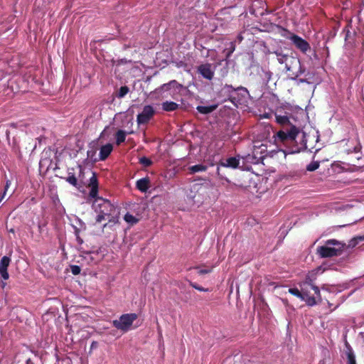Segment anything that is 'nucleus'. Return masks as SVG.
Here are the masks:
<instances>
[{
    "instance_id": "51",
    "label": "nucleus",
    "mask_w": 364,
    "mask_h": 364,
    "mask_svg": "<svg viewBox=\"0 0 364 364\" xmlns=\"http://www.w3.org/2000/svg\"><path fill=\"white\" fill-rule=\"evenodd\" d=\"M26 364H34L33 362L31 360V358H28L26 361Z\"/></svg>"
},
{
    "instance_id": "8",
    "label": "nucleus",
    "mask_w": 364,
    "mask_h": 364,
    "mask_svg": "<svg viewBox=\"0 0 364 364\" xmlns=\"http://www.w3.org/2000/svg\"><path fill=\"white\" fill-rule=\"evenodd\" d=\"M235 87L231 85H223L218 92V97L221 102L230 101L232 103Z\"/></svg>"
},
{
    "instance_id": "41",
    "label": "nucleus",
    "mask_w": 364,
    "mask_h": 364,
    "mask_svg": "<svg viewBox=\"0 0 364 364\" xmlns=\"http://www.w3.org/2000/svg\"><path fill=\"white\" fill-rule=\"evenodd\" d=\"M11 181L7 179L6 181V183H5V185H4V191H3V192H5V195L6 194V191H7L8 188H9V186H11Z\"/></svg>"
},
{
    "instance_id": "53",
    "label": "nucleus",
    "mask_w": 364,
    "mask_h": 364,
    "mask_svg": "<svg viewBox=\"0 0 364 364\" xmlns=\"http://www.w3.org/2000/svg\"><path fill=\"white\" fill-rule=\"evenodd\" d=\"M341 303L338 304L332 311L335 310L336 309H337L339 306H340Z\"/></svg>"
},
{
    "instance_id": "50",
    "label": "nucleus",
    "mask_w": 364,
    "mask_h": 364,
    "mask_svg": "<svg viewBox=\"0 0 364 364\" xmlns=\"http://www.w3.org/2000/svg\"><path fill=\"white\" fill-rule=\"evenodd\" d=\"M5 197V192H3L1 193V195L0 196V203H1V201L3 200V199Z\"/></svg>"
},
{
    "instance_id": "39",
    "label": "nucleus",
    "mask_w": 364,
    "mask_h": 364,
    "mask_svg": "<svg viewBox=\"0 0 364 364\" xmlns=\"http://www.w3.org/2000/svg\"><path fill=\"white\" fill-rule=\"evenodd\" d=\"M70 270L73 274L77 275L80 273L81 268L78 265L73 264L70 266Z\"/></svg>"
},
{
    "instance_id": "7",
    "label": "nucleus",
    "mask_w": 364,
    "mask_h": 364,
    "mask_svg": "<svg viewBox=\"0 0 364 364\" xmlns=\"http://www.w3.org/2000/svg\"><path fill=\"white\" fill-rule=\"evenodd\" d=\"M233 97L232 104L235 106L245 104L251 98L247 89L242 86L235 87Z\"/></svg>"
},
{
    "instance_id": "4",
    "label": "nucleus",
    "mask_w": 364,
    "mask_h": 364,
    "mask_svg": "<svg viewBox=\"0 0 364 364\" xmlns=\"http://www.w3.org/2000/svg\"><path fill=\"white\" fill-rule=\"evenodd\" d=\"M137 317L135 313L124 314L119 316V319L114 320L112 325L118 330L127 332Z\"/></svg>"
},
{
    "instance_id": "52",
    "label": "nucleus",
    "mask_w": 364,
    "mask_h": 364,
    "mask_svg": "<svg viewBox=\"0 0 364 364\" xmlns=\"http://www.w3.org/2000/svg\"><path fill=\"white\" fill-rule=\"evenodd\" d=\"M109 222H113V223H115V218H114V217H112V219H109Z\"/></svg>"
},
{
    "instance_id": "12",
    "label": "nucleus",
    "mask_w": 364,
    "mask_h": 364,
    "mask_svg": "<svg viewBox=\"0 0 364 364\" xmlns=\"http://www.w3.org/2000/svg\"><path fill=\"white\" fill-rule=\"evenodd\" d=\"M241 169L245 171H250L252 168V164H259L262 159L261 157H257L255 155L250 154L241 156Z\"/></svg>"
},
{
    "instance_id": "45",
    "label": "nucleus",
    "mask_w": 364,
    "mask_h": 364,
    "mask_svg": "<svg viewBox=\"0 0 364 364\" xmlns=\"http://www.w3.org/2000/svg\"><path fill=\"white\" fill-rule=\"evenodd\" d=\"M361 150V146H360V144L358 143L357 146H355L354 148H353V151L355 153H358L360 152Z\"/></svg>"
},
{
    "instance_id": "42",
    "label": "nucleus",
    "mask_w": 364,
    "mask_h": 364,
    "mask_svg": "<svg viewBox=\"0 0 364 364\" xmlns=\"http://www.w3.org/2000/svg\"><path fill=\"white\" fill-rule=\"evenodd\" d=\"M295 80L297 81L298 84H301V83L309 84L310 83V82L306 78H299V77H297V80Z\"/></svg>"
},
{
    "instance_id": "44",
    "label": "nucleus",
    "mask_w": 364,
    "mask_h": 364,
    "mask_svg": "<svg viewBox=\"0 0 364 364\" xmlns=\"http://www.w3.org/2000/svg\"><path fill=\"white\" fill-rule=\"evenodd\" d=\"M209 272H210V269H201L198 272L199 274H205Z\"/></svg>"
},
{
    "instance_id": "18",
    "label": "nucleus",
    "mask_w": 364,
    "mask_h": 364,
    "mask_svg": "<svg viewBox=\"0 0 364 364\" xmlns=\"http://www.w3.org/2000/svg\"><path fill=\"white\" fill-rule=\"evenodd\" d=\"M291 65H298V70L292 73L293 77H290L291 80H297V77L305 73L306 69L301 65V63L299 59L291 58Z\"/></svg>"
},
{
    "instance_id": "15",
    "label": "nucleus",
    "mask_w": 364,
    "mask_h": 364,
    "mask_svg": "<svg viewBox=\"0 0 364 364\" xmlns=\"http://www.w3.org/2000/svg\"><path fill=\"white\" fill-rule=\"evenodd\" d=\"M277 55V60L280 64H285V68L287 71H291V65L289 64V61L291 62V58L294 57L289 56L287 54L283 53L282 50H276L274 52Z\"/></svg>"
},
{
    "instance_id": "29",
    "label": "nucleus",
    "mask_w": 364,
    "mask_h": 364,
    "mask_svg": "<svg viewBox=\"0 0 364 364\" xmlns=\"http://www.w3.org/2000/svg\"><path fill=\"white\" fill-rule=\"evenodd\" d=\"M289 292L291 294H292V295L299 298L301 300L304 301V297L303 296V294H302V291H301V289H299L296 287L290 288V289H289Z\"/></svg>"
},
{
    "instance_id": "16",
    "label": "nucleus",
    "mask_w": 364,
    "mask_h": 364,
    "mask_svg": "<svg viewBox=\"0 0 364 364\" xmlns=\"http://www.w3.org/2000/svg\"><path fill=\"white\" fill-rule=\"evenodd\" d=\"M10 262L11 259L8 256H4L0 261V276L4 280H7L9 277L7 269Z\"/></svg>"
},
{
    "instance_id": "24",
    "label": "nucleus",
    "mask_w": 364,
    "mask_h": 364,
    "mask_svg": "<svg viewBox=\"0 0 364 364\" xmlns=\"http://www.w3.org/2000/svg\"><path fill=\"white\" fill-rule=\"evenodd\" d=\"M178 107H179L178 104H177L174 102H172V101H166L161 104V107H162L163 110H164L166 112L175 111L178 108Z\"/></svg>"
},
{
    "instance_id": "6",
    "label": "nucleus",
    "mask_w": 364,
    "mask_h": 364,
    "mask_svg": "<svg viewBox=\"0 0 364 364\" xmlns=\"http://www.w3.org/2000/svg\"><path fill=\"white\" fill-rule=\"evenodd\" d=\"M300 130L296 126H291L290 129L279 131L275 136V141L286 142L294 141L299 134Z\"/></svg>"
},
{
    "instance_id": "25",
    "label": "nucleus",
    "mask_w": 364,
    "mask_h": 364,
    "mask_svg": "<svg viewBox=\"0 0 364 364\" xmlns=\"http://www.w3.org/2000/svg\"><path fill=\"white\" fill-rule=\"evenodd\" d=\"M208 168V166L203 164H196L189 167V171L191 173H195L198 172H203L205 171Z\"/></svg>"
},
{
    "instance_id": "37",
    "label": "nucleus",
    "mask_w": 364,
    "mask_h": 364,
    "mask_svg": "<svg viewBox=\"0 0 364 364\" xmlns=\"http://www.w3.org/2000/svg\"><path fill=\"white\" fill-rule=\"evenodd\" d=\"M190 285L194 288L195 289L199 291H204V292H207V291H209V289H206V288H204L201 286H199L198 284H197L195 282H190Z\"/></svg>"
},
{
    "instance_id": "43",
    "label": "nucleus",
    "mask_w": 364,
    "mask_h": 364,
    "mask_svg": "<svg viewBox=\"0 0 364 364\" xmlns=\"http://www.w3.org/2000/svg\"><path fill=\"white\" fill-rule=\"evenodd\" d=\"M354 240L356 242V243L358 244L360 242L364 241V235L358 236V237H355Z\"/></svg>"
},
{
    "instance_id": "1",
    "label": "nucleus",
    "mask_w": 364,
    "mask_h": 364,
    "mask_svg": "<svg viewBox=\"0 0 364 364\" xmlns=\"http://www.w3.org/2000/svg\"><path fill=\"white\" fill-rule=\"evenodd\" d=\"M187 88L183 85L178 83L176 80H173L167 83H164L154 91L151 92L152 98H167L168 97H174V96L180 93L182 90Z\"/></svg>"
},
{
    "instance_id": "19",
    "label": "nucleus",
    "mask_w": 364,
    "mask_h": 364,
    "mask_svg": "<svg viewBox=\"0 0 364 364\" xmlns=\"http://www.w3.org/2000/svg\"><path fill=\"white\" fill-rule=\"evenodd\" d=\"M149 177H144L136 181V188L141 193H146L149 188Z\"/></svg>"
},
{
    "instance_id": "13",
    "label": "nucleus",
    "mask_w": 364,
    "mask_h": 364,
    "mask_svg": "<svg viewBox=\"0 0 364 364\" xmlns=\"http://www.w3.org/2000/svg\"><path fill=\"white\" fill-rule=\"evenodd\" d=\"M289 39L295 46V47L300 51H301L303 53H306L309 50H310L309 43L301 37L296 34H292L290 36Z\"/></svg>"
},
{
    "instance_id": "35",
    "label": "nucleus",
    "mask_w": 364,
    "mask_h": 364,
    "mask_svg": "<svg viewBox=\"0 0 364 364\" xmlns=\"http://www.w3.org/2000/svg\"><path fill=\"white\" fill-rule=\"evenodd\" d=\"M220 167H222V166H220V164H218V166L217 167V174H218L219 178L220 180L225 181L227 183H230V181L221 172Z\"/></svg>"
},
{
    "instance_id": "5",
    "label": "nucleus",
    "mask_w": 364,
    "mask_h": 364,
    "mask_svg": "<svg viewBox=\"0 0 364 364\" xmlns=\"http://www.w3.org/2000/svg\"><path fill=\"white\" fill-rule=\"evenodd\" d=\"M323 269L322 267H318L315 269L309 271L305 276V279L301 282L303 283V286L310 285L311 289L314 290V294L317 296L318 300L321 299L320 289L315 284V281L317 279V276L319 274L323 273Z\"/></svg>"
},
{
    "instance_id": "22",
    "label": "nucleus",
    "mask_w": 364,
    "mask_h": 364,
    "mask_svg": "<svg viewBox=\"0 0 364 364\" xmlns=\"http://www.w3.org/2000/svg\"><path fill=\"white\" fill-rule=\"evenodd\" d=\"M218 107L217 104H213L208 106L198 105L196 107L197 111L202 114H208L214 112Z\"/></svg>"
},
{
    "instance_id": "57",
    "label": "nucleus",
    "mask_w": 364,
    "mask_h": 364,
    "mask_svg": "<svg viewBox=\"0 0 364 364\" xmlns=\"http://www.w3.org/2000/svg\"><path fill=\"white\" fill-rule=\"evenodd\" d=\"M107 225V223H105V224L103 225V228H105Z\"/></svg>"
},
{
    "instance_id": "26",
    "label": "nucleus",
    "mask_w": 364,
    "mask_h": 364,
    "mask_svg": "<svg viewBox=\"0 0 364 364\" xmlns=\"http://www.w3.org/2000/svg\"><path fill=\"white\" fill-rule=\"evenodd\" d=\"M98 191L99 187H92L90 188L88 198L87 199V201L88 203H91L90 200L93 199V200H96L98 198H100L98 196Z\"/></svg>"
},
{
    "instance_id": "31",
    "label": "nucleus",
    "mask_w": 364,
    "mask_h": 364,
    "mask_svg": "<svg viewBox=\"0 0 364 364\" xmlns=\"http://www.w3.org/2000/svg\"><path fill=\"white\" fill-rule=\"evenodd\" d=\"M89 186L90 188L99 187L98 180H97V174L95 172L92 173V176L90 178V180H89Z\"/></svg>"
},
{
    "instance_id": "38",
    "label": "nucleus",
    "mask_w": 364,
    "mask_h": 364,
    "mask_svg": "<svg viewBox=\"0 0 364 364\" xmlns=\"http://www.w3.org/2000/svg\"><path fill=\"white\" fill-rule=\"evenodd\" d=\"M74 231L77 244L82 245L83 243V240L79 235L80 231V229L77 228V227H74Z\"/></svg>"
},
{
    "instance_id": "14",
    "label": "nucleus",
    "mask_w": 364,
    "mask_h": 364,
    "mask_svg": "<svg viewBox=\"0 0 364 364\" xmlns=\"http://www.w3.org/2000/svg\"><path fill=\"white\" fill-rule=\"evenodd\" d=\"M220 166L224 168H241L242 158L240 156H231L219 162Z\"/></svg>"
},
{
    "instance_id": "30",
    "label": "nucleus",
    "mask_w": 364,
    "mask_h": 364,
    "mask_svg": "<svg viewBox=\"0 0 364 364\" xmlns=\"http://www.w3.org/2000/svg\"><path fill=\"white\" fill-rule=\"evenodd\" d=\"M301 134H302V138H301V146L299 148H298L296 150L292 151H291L292 153L299 152L301 150H304V149H307V146H306V142H307L306 134V133L304 132H302Z\"/></svg>"
},
{
    "instance_id": "32",
    "label": "nucleus",
    "mask_w": 364,
    "mask_h": 364,
    "mask_svg": "<svg viewBox=\"0 0 364 364\" xmlns=\"http://www.w3.org/2000/svg\"><path fill=\"white\" fill-rule=\"evenodd\" d=\"M139 164H141L144 167H149L152 165L153 161L146 156H142L139 158Z\"/></svg>"
},
{
    "instance_id": "47",
    "label": "nucleus",
    "mask_w": 364,
    "mask_h": 364,
    "mask_svg": "<svg viewBox=\"0 0 364 364\" xmlns=\"http://www.w3.org/2000/svg\"><path fill=\"white\" fill-rule=\"evenodd\" d=\"M97 346H98V343L97 341H92L91 343V346H90V348L94 349V348H97Z\"/></svg>"
},
{
    "instance_id": "33",
    "label": "nucleus",
    "mask_w": 364,
    "mask_h": 364,
    "mask_svg": "<svg viewBox=\"0 0 364 364\" xmlns=\"http://www.w3.org/2000/svg\"><path fill=\"white\" fill-rule=\"evenodd\" d=\"M320 164L318 161H312L306 166L308 171H314L319 168Z\"/></svg>"
},
{
    "instance_id": "10",
    "label": "nucleus",
    "mask_w": 364,
    "mask_h": 364,
    "mask_svg": "<svg viewBox=\"0 0 364 364\" xmlns=\"http://www.w3.org/2000/svg\"><path fill=\"white\" fill-rule=\"evenodd\" d=\"M300 289H301L303 296L304 297V301L306 302V305L309 306H314L317 304V296H311L310 295V291L312 290L311 289L310 285H305L303 286L302 282H299V284Z\"/></svg>"
},
{
    "instance_id": "28",
    "label": "nucleus",
    "mask_w": 364,
    "mask_h": 364,
    "mask_svg": "<svg viewBox=\"0 0 364 364\" xmlns=\"http://www.w3.org/2000/svg\"><path fill=\"white\" fill-rule=\"evenodd\" d=\"M275 119L276 122L281 125H285L289 123V117L286 115L275 114Z\"/></svg>"
},
{
    "instance_id": "21",
    "label": "nucleus",
    "mask_w": 364,
    "mask_h": 364,
    "mask_svg": "<svg viewBox=\"0 0 364 364\" xmlns=\"http://www.w3.org/2000/svg\"><path fill=\"white\" fill-rule=\"evenodd\" d=\"M346 355L347 358V364H357L355 360V355L352 347L348 344H346Z\"/></svg>"
},
{
    "instance_id": "46",
    "label": "nucleus",
    "mask_w": 364,
    "mask_h": 364,
    "mask_svg": "<svg viewBox=\"0 0 364 364\" xmlns=\"http://www.w3.org/2000/svg\"><path fill=\"white\" fill-rule=\"evenodd\" d=\"M77 221L78 224L81 226V228H83L84 229H85V224L82 220L77 218Z\"/></svg>"
},
{
    "instance_id": "54",
    "label": "nucleus",
    "mask_w": 364,
    "mask_h": 364,
    "mask_svg": "<svg viewBox=\"0 0 364 364\" xmlns=\"http://www.w3.org/2000/svg\"><path fill=\"white\" fill-rule=\"evenodd\" d=\"M5 286H6V283H5V282H2V283H1V287H2V288H4V287H5Z\"/></svg>"
},
{
    "instance_id": "56",
    "label": "nucleus",
    "mask_w": 364,
    "mask_h": 364,
    "mask_svg": "<svg viewBox=\"0 0 364 364\" xmlns=\"http://www.w3.org/2000/svg\"><path fill=\"white\" fill-rule=\"evenodd\" d=\"M264 117L265 118H268V115H267V114H264Z\"/></svg>"
},
{
    "instance_id": "34",
    "label": "nucleus",
    "mask_w": 364,
    "mask_h": 364,
    "mask_svg": "<svg viewBox=\"0 0 364 364\" xmlns=\"http://www.w3.org/2000/svg\"><path fill=\"white\" fill-rule=\"evenodd\" d=\"M124 220L129 223L135 224L138 222V220L132 214L127 213L124 218Z\"/></svg>"
},
{
    "instance_id": "3",
    "label": "nucleus",
    "mask_w": 364,
    "mask_h": 364,
    "mask_svg": "<svg viewBox=\"0 0 364 364\" xmlns=\"http://www.w3.org/2000/svg\"><path fill=\"white\" fill-rule=\"evenodd\" d=\"M343 248V245L336 240H328L323 246L317 247V253L322 258L331 257L340 255Z\"/></svg>"
},
{
    "instance_id": "27",
    "label": "nucleus",
    "mask_w": 364,
    "mask_h": 364,
    "mask_svg": "<svg viewBox=\"0 0 364 364\" xmlns=\"http://www.w3.org/2000/svg\"><path fill=\"white\" fill-rule=\"evenodd\" d=\"M129 92V88L127 85H124L119 87L116 93V97L117 98H123Z\"/></svg>"
},
{
    "instance_id": "40",
    "label": "nucleus",
    "mask_w": 364,
    "mask_h": 364,
    "mask_svg": "<svg viewBox=\"0 0 364 364\" xmlns=\"http://www.w3.org/2000/svg\"><path fill=\"white\" fill-rule=\"evenodd\" d=\"M229 52H228V56H230V54L234 52V50H235V43L234 42H230V47H229Z\"/></svg>"
},
{
    "instance_id": "9",
    "label": "nucleus",
    "mask_w": 364,
    "mask_h": 364,
    "mask_svg": "<svg viewBox=\"0 0 364 364\" xmlns=\"http://www.w3.org/2000/svg\"><path fill=\"white\" fill-rule=\"evenodd\" d=\"M154 109L151 105H145L141 112L136 117V122L139 125L148 123L154 114Z\"/></svg>"
},
{
    "instance_id": "55",
    "label": "nucleus",
    "mask_w": 364,
    "mask_h": 364,
    "mask_svg": "<svg viewBox=\"0 0 364 364\" xmlns=\"http://www.w3.org/2000/svg\"><path fill=\"white\" fill-rule=\"evenodd\" d=\"M328 305L329 307H331L332 306V304H331L329 301H328Z\"/></svg>"
},
{
    "instance_id": "23",
    "label": "nucleus",
    "mask_w": 364,
    "mask_h": 364,
    "mask_svg": "<svg viewBox=\"0 0 364 364\" xmlns=\"http://www.w3.org/2000/svg\"><path fill=\"white\" fill-rule=\"evenodd\" d=\"M132 133H133V131L126 132L122 129L118 130L115 134L116 144L117 145L121 144L122 143H123L125 141L127 135L131 134Z\"/></svg>"
},
{
    "instance_id": "36",
    "label": "nucleus",
    "mask_w": 364,
    "mask_h": 364,
    "mask_svg": "<svg viewBox=\"0 0 364 364\" xmlns=\"http://www.w3.org/2000/svg\"><path fill=\"white\" fill-rule=\"evenodd\" d=\"M96 151L94 149L88 150L87 151V158H89L91 161L96 162L98 159L95 157Z\"/></svg>"
},
{
    "instance_id": "48",
    "label": "nucleus",
    "mask_w": 364,
    "mask_h": 364,
    "mask_svg": "<svg viewBox=\"0 0 364 364\" xmlns=\"http://www.w3.org/2000/svg\"><path fill=\"white\" fill-rule=\"evenodd\" d=\"M78 168H79V177H80V176L83 173V168H82V166H80V165L78 166Z\"/></svg>"
},
{
    "instance_id": "20",
    "label": "nucleus",
    "mask_w": 364,
    "mask_h": 364,
    "mask_svg": "<svg viewBox=\"0 0 364 364\" xmlns=\"http://www.w3.org/2000/svg\"><path fill=\"white\" fill-rule=\"evenodd\" d=\"M113 150V146L111 144H107L101 146L100 149L99 160L105 161Z\"/></svg>"
},
{
    "instance_id": "11",
    "label": "nucleus",
    "mask_w": 364,
    "mask_h": 364,
    "mask_svg": "<svg viewBox=\"0 0 364 364\" xmlns=\"http://www.w3.org/2000/svg\"><path fill=\"white\" fill-rule=\"evenodd\" d=\"M197 71L203 78L211 80L215 74V68L211 63H204L198 66Z\"/></svg>"
},
{
    "instance_id": "17",
    "label": "nucleus",
    "mask_w": 364,
    "mask_h": 364,
    "mask_svg": "<svg viewBox=\"0 0 364 364\" xmlns=\"http://www.w3.org/2000/svg\"><path fill=\"white\" fill-rule=\"evenodd\" d=\"M65 181L75 188H76L77 190L80 191V189L82 188V183L75 176V173L73 172V168L68 169V176L65 178Z\"/></svg>"
},
{
    "instance_id": "2",
    "label": "nucleus",
    "mask_w": 364,
    "mask_h": 364,
    "mask_svg": "<svg viewBox=\"0 0 364 364\" xmlns=\"http://www.w3.org/2000/svg\"><path fill=\"white\" fill-rule=\"evenodd\" d=\"M92 208L97 213L96 222L101 223L106 217L112 215L115 212L116 207L109 200L98 198L96 200L92 201Z\"/></svg>"
},
{
    "instance_id": "49",
    "label": "nucleus",
    "mask_w": 364,
    "mask_h": 364,
    "mask_svg": "<svg viewBox=\"0 0 364 364\" xmlns=\"http://www.w3.org/2000/svg\"><path fill=\"white\" fill-rule=\"evenodd\" d=\"M237 39L239 43L242 42V40H243V36L241 35V34H239L237 36Z\"/></svg>"
}]
</instances>
